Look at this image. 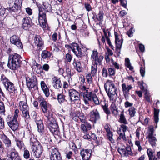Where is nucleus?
I'll return each mask as SVG.
<instances>
[{
    "label": "nucleus",
    "mask_w": 160,
    "mask_h": 160,
    "mask_svg": "<svg viewBox=\"0 0 160 160\" xmlns=\"http://www.w3.org/2000/svg\"><path fill=\"white\" fill-rule=\"evenodd\" d=\"M38 101L44 115L47 118V122L50 131L53 134L58 135L60 132L56 120L52 117V113L49 110L50 105L42 97L39 96Z\"/></svg>",
    "instance_id": "nucleus-1"
},
{
    "label": "nucleus",
    "mask_w": 160,
    "mask_h": 160,
    "mask_svg": "<svg viewBox=\"0 0 160 160\" xmlns=\"http://www.w3.org/2000/svg\"><path fill=\"white\" fill-rule=\"evenodd\" d=\"M20 56L16 53L9 55L8 66L12 70L17 69L21 63Z\"/></svg>",
    "instance_id": "nucleus-2"
},
{
    "label": "nucleus",
    "mask_w": 160,
    "mask_h": 160,
    "mask_svg": "<svg viewBox=\"0 0 160 160\" xmlns=\"http://www.w3.org/2000/svg\"><path fill=\"white\" fill-rule=\"evenodd\" d=\"M104 88L110 100L113 101L117 96V88L111 81H108L104 85Z\"/></svg>",
    "instance_id": "nucleus-3"
},
{
    "label": "nucleus",
    "mask_w": 160,
    "mask_h": 160,
    "mask_svg": "<svg viewBox=\"0 0 160 160\" xmlns=\"http://www.w3.org/2000/svg\"><path fill=\"white\" fill-rule=\"evenodd\" d=\"M2 140L6 146L5 151L8 158L18 153L14 148L11 147V141L6 136H2Z\"/></svg>",
    "instance_id": "nucleus-4"
},
{
    "label": "nucleus",
    "mask_w": 160,
    "mask_h": 160,
    "mask_svg": "<svg viewBox=\"0 0 160 160\" xmlns=\"http://www.w3.org/2000/svg\"><path fill=\"white\" fill-rule=\"evenodd\" d=\"M1 81L6 89L9 92L15 94L17 93V91L14 84L3 74L1 75Z\"/></svg>",
    "instance_id": "nucleus-5"
},
{
    "label": "nucleus",
    "mask_w": 160,
    "mask_h": 160,
    "mask_svg": "<svg viewBox=\"0 0 160 160\" xmlns=\"http://www.w3.org/2000/svg\"><path fill=\"white\" fill-rule=\"evenodd\" d=\"M72 51L74 54L78 58H81V60H85L87 62L88 61V58L85 56L84 49L81 48L77 43H73L72 44Z\"/></svg>",
    "instance_id": "nucleus-6"
},
{
    "label": "nucleus",
    "mask_w": 160,
    "mask_h": 160,
    "mask_svg": "<svg viewBox=\"0 0 160 160\" xmlns=\"http://www.w3.org/2000/svg\"><path fill=\"white\" fill-rule=\"evenodd\" d=\"M25 78L26 85L29 90L37 87V80L36 76L27 75H26Z\"/></svg>",
    "instance_id": "nucleus-7"
},
{
    "label": "nucleus",
    "mask_w": 160,
    "mask_h": 160,
    "mask_svg": "<svg viewBox=\"0 0 160 160\" xmlns=\"http://www.w3.org/2000/svg\"><path fill=\"white\" fill-rule=\"evenodd\" d=\"M83 108L84 110L86 112L90 111V120L92 122L95 123L97 120L100 119V115L97 109L95 111L93 110L91 111L90 110H89V108L88 107L84 106L83 107Z\"/></svg>",
    "instance_id": "nucleus-8"
},
{
    "label": "nucleus",
    "mask_w": 160,
    "mask_h": 160,
    "mask_svg": "<svg viewBox=\"0 0 160 160\" xmlns=\"http://www.w3.org/2000/svg\"><path fill=\"white\" fill-rule=\"evenodd\" d=\"M39 23L41 26L43 28H45L48 26L47 22L46 15L45 12H42V9H40L38 18Z\"/></svg>",
    "instance_id": "nucleus-9"
},
{
    "label": "nucleus",
    "mask_w": 160,
    "mask_h": 160,
    "mask_svg": "<svg viewBox=\"0 0 160 160\" xmlns=\"http://www.w3.org/2000/svg\"><path fill=\"white\" fill-rule=\"evenodd\" d=\"M91 58L94 61V64L101 65L102 63V61L103 59V57L99 54L97 51L93 50L91 55Z\"/></svg>",
    "instance_id": "nucleus-10"
},
{
    "label": "nucleus",
    "mask_w": 160,
    "mask_h": 160,
    "mask_svg": "<svg viewBox=\"0 0 160 160\" xmlns=\"http://www.w3.org/2000/svg\"><path fill=\"white\" fill-rule=\"evenodd\" d=\"M35 121L37 125L38 132L40 135L42 136L45 135L47 131L44 128L42 121L40 119L37 118Z\"/></svg>",
    "instance_id": "nucleus-11"
},
{
    "label": "nucleus",
    "mask_w": 160,
    "mask_h": 160,
    "mask_svg": "<svg viewBox=\"0 0 160 160\" xmlns=\"http://www.w3.org/2000/svg\"><path fill=\"white\" fill-rule=\"evenodd\" d=\"M68 93L70 97V100L71 102L72 101L75 102V101L80 100V95L79 93L74 89L69 90Z\"/></svg>",
    "instance_id": "nucleus-12"
},
{
    "label": "nucleus",
    "mask_w": 160,
    "mask_h": 160,
    "mask_svg": "<svg viewBox=\"0 0 160 160\" xmlns=\"http://www.w3.org/2000/svg\"><path fill=\"white\" fill-rule=\"evenodd\" d=\"M10 42L12 44L16 45L19 48L22 49L23 48L20 38L18 36L16 35L12 36L10 38Z\"/></svg>",
    "instance_id": "nucleus-13"
},
{
    "label": "nucleus",
    "mask_w": 160,
    "mask_h": 160,
    "mask_svg": "<svg viewBox=\"0 0 160 160\" xmlns=\"http://www.w3.org/2000/svg\"><path fill=\"white\" fill-rule=\"evenodd\" d=\"M32 149L36 158H39L41 157L43 152V147L41 144L32 147Z\"/></svg>",
    "instance_id": "nucleus-14"
},
{
    "label": "nucleus",
    "mask_w": 160,
    "mask_h": 160,
    "mask_svg": "<svg viewBox=\"0 0 160 160\" xmlns=\"http://www.w3.org/2000/svg\"><path fill=\"white\" fill-rule=\"evenodd\" d=\"M50 159V160H62L61 154L57 149L55 148L52 150Z\"/></svg>",
    "instance_id": "nucleus-15"
},
{
    "label": "nucleus",
    "mask_w": 160,
    "mask_h": 160,
    "mask_svg": "<svg viewBox=\"0 0 160 160\" xmlns=\"http://www.w3.org/2000/svg\"><path fill=\"white\" fill-rule=\"evenodd\" d=\"M51 83L52 86L56 89H59L61 88L62 86L60 78H58L56 77H54L52 78Z\"/></svg>",
    "instance_id": "nucleus-16"
},
{
    "label": "nucleus",
    "mask_w": 160,
    "mask_h": 160,
    "mask_svg": "<svg viewBox=\"0 0 160 160\" xmlns=\"http://www.w3.org/2000/svg\"><path fill=\"white\" fill-rule=\"evenodd\" d=\"M115 37V43L116 48L117 50H120L121 48L123 42V39L122 36L118 37V33L116 32H114Z\"/></svg>",
    "instance_id": "nucleus-17"
},
{
    "label": "nucleus",
    "mask_w": 160,
    "mask_h": 160,
    "mask_svg": "<svg viewBox=\"0 0 160 160\" xmlns=\"http://www.w3.org/2000/svg\"><path fill=\"white\" fill-rule=\"evenodd\" d=\"M122 91L125 98L128 97L130 90L132 88V87L131 85L127 84L125 83L122 85Z\"/></svg>",
    "instance_id": "nucleus-18"
},
{
    "label": "nucleus",
    "mask_w": 160,
    "mask_h": 160,
    "mask_svg": "<svg viewBox=\"0 0 160 160\" xmlns=\"http://www.w3.org/2000/svg\"><path fill=\"white\" fill-rule=\"evenodd\" d=\"M23 23L22 24V27L25 30H28L30 28L32 24L31 19L29 17H26L23 19Z\"/></svg>",
    "instance_id": "nucleus-19"
},
{
    "label": "nucleus",
    "mask_w": 160,
    "mask_h": 160,
    "mask_svg": "<svg viewBox=\"0 0 160 160\" xmlns=\"http://www.w3.org/2000/svg\"><path fill=\"white\" fill-rule=\"evenodd\" d=\"M80 154L83 160H89L91 155V151L88 149H83L81 152Z\"/></svg>",
    "instance_id": "nucleus-20"
},
{
    "label": "nucleus",
    "mask_w": 160,
    "mask_h": 160,
    "mask_svg": "<svg viewBox=\"0 0 160 160\" xmlns=\"http://www.w3.org/2000/svg\"><path fill=\"white\" fill-rule=\"evenodd\" d=\"M9 127L13 131L16 130L18 127V123L17 122V119L12 118L8 122Z\"/></svg>",
    "instance_id": "nucleus-21"
},
{
    "label": "nucleus",
    "mask_w": 160,
    "mask_h": 160,
    "mask_svg": "<svg viewBox=\"0 0 160 160\" xmlns=\"http://www.w3.org/2000/svg\"><path fill=\"white\" fill-rule=\"evenodd\" d=\"M80 128L84 133H87L88 130H90L92 128L91 125L86 120L82 122Z\"/></svg>",
    "instance_id": "nucleus-22"
},
{
    "label": "nucleus",
    "mask_w": 160,
    "mask_h": 160,
    "mask_svg": "<svg viewBox=\"0 0 160 160\" xmlns=\"http://www.w3.org/2000/svg\"><path fill=\"white\" fill-rule=\"evenodd\" d=\"M40 9H42V11L43 12V10L48 12H50L52 11V7L51 5L47 2H44L43 3V6L42 7L39 8V13L40 12Z\"/></svg>",
    "instance_id": "nucleus-23"
},
{
    "label": "nucleus",
    "mask_w": 160,
    "mask_h": 160,
    "mask_svg": "<svg viewBox=\"0 0 160 160\" xmlns=\"http://www.w3.org/2000/svg\"><path fill=\"white\" fill-rule=\"evenodd\" d=\"M35 44L38 46L39 50L42 49V46L43 45V42L41 37L38 35H36L34 39Z\"/></svg>",
    "instance_id": "nucleus-24"
},
{
    "label": "nucleus",
    "mask_w": 160,
    "mask_h": 160,
    "mask_svg": "<svg viewBox=\"0 0 160 160\" xmlns=\"http://www.w3.org/2000/svg\"><path fill=\"white\" fill-rule=\"evenodd\" d=\"M40 85L42 90L45 96L47 97H48L50 95L49 89L45 82L44 81H41L40 82Z\"/></svg>",
    "instance_id": "nucleus-25"
},
{
    "label": "nucleus",
    "mask_w": 160,
    "mask_h": 160,
    "mask_svg": "<svg viewBox=\"0 0 160 160\" xmlns=\"http://www.w3.org/2000/svg\"><path fill=\"white\" fill-rule=\"evenodd\" d=\"M20 8H21L18 5L14 4L12 7L7 8V9L12 13L15 12L18 13L20 11Z\"/></svg>",
    "instance_id": "nucleus-26"
},
{
    "label": "nucleus",
    "mask_w": 160,
    "mask_h": 160,
    "mask_svg": "<svg viewBox=\"0 0 160 160\" xmlns=\"http://www.w3.org/2000/svg\"><path fill=\"white\" fill-rule=\"evenodd\" d=\"M19 109L22 111L29 109V108L28 105L26 100L25 102L23 101H20L19 102Z\"/></svg>",
    "instance_id": "nucleus-27"
},
{
    "label": "nucleus",
    "mask_w": 160,
    "mask_h": 160,
    "mask_svg": "<svg viewBox=\"0 0 160 160\" xmlns=\"http://www.w3.org/2000/svg\"><path fill=\"white\" fill-rule=\"evenodd\" d=\"M72 65L74 66V68L78 72H82V68L80 62H77L74 59L73 60Z\"/></svg>",
    "instance_id": "nucleus-28"
},
{
    "label": "nucleus",
    "mask_w": 160,
    "mask_h": 160,
    "mask_svg": "<svg viewBox=\"0 0 160 160\" xmlns=\"http://www.w3.org/2000/svg\"><path fill=\"white\" fill-rule=\"evenodd\" d=\"M88 90L84 92H83V96L84 99H88L89 101H91L92 100V98L93 97V94L94 93L91 92H88Z\"/></svg>",
    "instance_id": "nucleus-29"
},
{
    "label": "nucleus",
    "mask_w": 160,
    "mask_h": 160,
    "mask_svg": "<svg viewBox=\"0 0 160 160\" xmlns=\"http://www.w3.org/2000/svg\"><path fill=\"white\" fill-rule=\"evenodd\" d=\"M65 96L63 93H59L57 95V100L60 104L64 102L65 101H67L65 99Z\"/></svg>",
    "instance_id": "nucleus-30"
},
{
    "label": "nucleus",
    "mask_w": 160,
    "mask_h": 160,
    "mask_svg": "<svg viewBox=\"0 0 160 160\" xmlns=\"http://www.w3.org/2000/svg\"><path fill=\"white\" fill-rule=\"evenodd\" d=\"M119 134V136L117 138V141L119 143L120 142V140L122 139L124 142H126L127 139L125 137V133L124 132H118Z\"/></svg>",
    "instance_id": "nucleus-31"
},
{
    "label": "nucleus",
    "mask_w": 160,
    "mask_h": 160,
    "mask_svg": "<svg viewBox=\"0 0 160 160\" xmlns=\"http://www.w3.org/2000/svg\"><path fill=\"white\" fill-rule=\"evenodd\" d=\"M52 54L51 52L47 50H43L41 54V57L43 59H48L50 57Z\"/></svg>",
    "instance_id": "nucleus-32"
},
{
    "label": "nucleus",
    "mask_w": 160,
    "mask_h": 160,
    "mask_svg": "<svg viewBox=\"0 0 160 160\" xmlns=\"http://www.w3.org/2000/svg\"><path fill=\"white\" fill-rule=\"evenodd\" d=\"M110 108L111 111L112 112V114L114 115H116L118 114V111L115 103H112L111 106H110Z\"/></svg>",
    "instance_id": "nucleus-33"
},
{
    "label": "nucleus",
    "mask_w": 160,
    "mask_h": 160,
    "mask_svg": "<svg viewBox=\"0 0 160 160\" xmlns=\"http://www.w3.org/2000/svg\"><path fill=\"white\" fill-rule=\"evenodd\" d=\"M30 138V144L32 147L39 144L37 140L34 137V136L31 135Z\"/></svg>",
    "instance_id": "nucleus-34"
},
{
    "label": "nucleus",
    "mask_w": 160,
    "mask_h": 160,
    "mask_svg": "<svg viewBox=\"0 0 160 160\" xmlns=\"http://www.w3.org/2000/svg\"><path fill=\"white\" fill-rule=\"evenodd\" d=\"M98 65L96 64H92L91 66V73L93 77L95 76L97 73Z\"/></svg>",
    "instance_id": "nucleus-35"
},
{
    "label": "nucleus",
    "mask_w": 160,
    "mask_h": 160,
    "mask_svg": "<svg viewBox=\"0 0 160 160\" xmlns=\"http://www.w3.org/2000/svg\"><path fill=\"white\" fill-rule=\"evenodd\" d=\"M159 112V109H157L154 108V120L155 123L157 124L158 122V114Z\"/></svg>",
    "instance_id": "nucleus-36"
},
{
    "label": "nucleus",
    "mask_w": 160,
    "mask_h": 160,
    "mask_svg": "<svg viewBox=\"0 0 160 160\" xmlns=\"http://www.w3.org/2000/svg\"><path fill=\"white\" fill-rule=\"evenodd\" d=\"M108 139L111 143H113L115 142V140L113 137V134L112 132L108 133L107 134Z\"/></svg>",
    "instance_id": "nucleus-37"
},
{
    "label": "nucleus",
    "mask_w": 160,
    "mask_h": 160,
    "mask_svg": "<svg viewBox=\"0 0 160 160\" xmlns=\"http://www.w3.org/2000/svg\"><path fill=\"white\" fill-rule=\"evenodd\" d=\"M154 132V127L153 126H151L148 128V138H151L154 137L153 136Z\"/></svg>",
    "instance_id": "nucleus-38"
},
{
    "label": "nucleus",
    "mask_w": 160,
    "mask_h": 160,
    "mask_svg": "<svg viewBox=\"0 0 160 160\" xmlns=\"http://www.w3.org/2000/svg\"><path fill=\"white\" fill-rule=\"evenodd\" d=\"M126 153V156H128V155H130L131 156H133L136 155L137 153H133L131 151V148L130 147H127L125 148Z\"/></svg>",
    "instance_id": "nucleus-39"
},
{
    "label": "nucleus",
    "mask_w": 160,
    "mask_h": 160,
    "mask_svg": "<svg viewBox=\"0 0 160 160\" xmlns=\"http://www.w3.org/2000/svg\"><path fill=\"white\" fill-rule=\"evenodd\" d=\"M129 114L131 117H133L136 113V109L134 107H131L128 109Z\"/></svg>",
    "instance_id": "nucleus-40"
},
{
    "label": "nucleus",
    "mask_w": 160,
    "mask_h": 160,
    "mask_svg": "<svg viewBox=\"0 0 160 160\" xmlns=\"http://www.w3.org/2000/svg\"><path fill=\"white\" fill-rule=\"evenodd\" d=\"M119 122L121 123L124 124H127L128 122L125 118V117L123 113H121L120 116Z\"/></svg>",
    "instance_id": "nucleus-41"
},
{
    "label": "nucleus",
    "mask_w": 160,
    "mask_h": 160,
    "mask_svg": "<svg viewBox=\"0 0 160 160\" xmlns=\"http://www.w3.org/2000/svg\"><path fill=\"white\" fill-rule=\"evenodd\" d=\"M125 66L128 68L130 70H132L133 68L131 65L130 60L128 58H126L125 59Z\"/></svg>",
    "instance_id": "nucleus-42"
},
{
    "label": "nucleus",
    "mask_w": 160,
    "mask_h": 160,
    "mask_svg": "<svg viewBox=\"0 0 160 160\" xmlns=\"http://www.w3.org/2000/svg\"><path fill=\"white\" fill-rule=\"evenodd\" d=\"M69 147L70 148L74 151L75 154L78 153V149L74 142H72L70 143H69Z\"/></svg>",
    "instance_id": "nucleus-43"
},
{
    "label": "nucleus",
    "mask_w": 160,
    "mask_h": 160,
    "mask_svg": "<svg viewBox=\"0 0 160 160\" xmlns=\"http://www.w3.org/2000/svg\"><path fill=\"white\" fill-rule=\"evenodd\" d=\"M5 112V110L4 104L3 102L0 101V113L4 115Z\"/></svg>",
    "instance_id": "nucleus-44"
},
{
    "label": "nucleus",
    "mask_w": 160,
    "mask_h": 160,
    "mask_svg": "<svg viewBox=\"0 0 160 160\" xmlns=\"http://www.w3.org/2000/svg\"><path fill=\"white\" fill-rule=\"evenodd\" d=\"M16 142L17 145L19 149H21L22 148H24V145L22 141L18 139H16Z\"/></svg>",
    "instance_id": "nucleus-45"
},
{
    "label": "nucleus",
    "mask_w": 160,
    "mask_h": 160,
    "mask_svg": "<svg viewBox=\"0 0 160 160\" xmlns=\"http://www.w3.org/2000/svg\"><path fill=\"white\" fill-rule=\"evenodd\" d=\"M92 100L93 102L96 105H99L100 103V101L98 99L96 94L94 93L92 98Z\"/></svg>",
    "instance_id": "nucleus-46"
},
{
    "label": "nucleus",
    "mask_w": 160,
    "mask_h": 160,
    "mask_svg": "<svg viewBox=\"0 0 160 160\" xmlns=\"http://www.w3.org/2000/svg\"><path fill=\"white\" fill-rule=\"evenodd\" d=\"M78 117L82 122L86 120V117L82 112L79 113L78 115Z\"/></svg>",
    "instance_id": "nucleus-47"
},
{
    "label": "nucleus",
    "mask_w": 160,
    "mask_h": 160,
    "mask_svg": "<svg viewBox=\"0 0 160 160\" xmlns=\"http://www.w3.org/2000/svg\"><path fill=\"white\" fill-rule=\"evenodd\" d=\"M30 154L29 151L27 149L24 148L23 156L24 158L28 159L30 158Z\"/></svg>",
    "instance_id": "nucleus-48"
},
{
    "label": "nucleus",
    "mask_w": 160,
    "mask_h": 160,
    "mask_svg": "<svg viewBox=\"0 0 160 160\" xmlns=\"http://www.w3.org/2000/svg\"><path fill=\"white\" fill-rule=\"evenodd\" d=\"M22 116L23 117L26 119H28L30 118L29 115V110H26L22 111Z\"/></svg>",
    "instance_id": "nucleus-49"
},
{
    "label": "nucleus",
    "mask_w": 160,
    "mask_h": 160,
    "mask_svg": "<svg viewBox=\"0 0 160 160\" xmlns=\"http://www.w3.org/2000/svg\"><path fill=\"white\" fill-rule=\"evenodd\" d=\"M128 127L124 124H122L120 125V127L118 132H125L127 131Z\"/></svg>",
    "instance_id": "nucleus-50"
},
{
    "label": "nucleus",
    "mask_w": 160,
    "mask_h": 160,
    "mask_svg": "<svg viewBox=\"0 0 160 160\" xmlns=\"http://www.w3.org/2000/svg\"><path fill=\"white\" fill-rule=\"evenodd\" d=\"M149 140L150 144L153 147L155 146L157 139L155 137L149 138Z\"/></svg>",
    "instance_id": "nucleus-51"
},
{
    "label": "nucleus",
    "mask_w": 160,
    "mask_h": 160,
    "mask_svg": "<svg viewBox=\"0 0 160 160\" xmlns=\"http://www.w3.org/2000/svg\"><path fill=\"white\" fill-rule=\"evenodd\" d=\"M8 158L7 160H21V158L19 155V153Z\"/></svg>",
    "instance_id": "nucleus-52"
},
{
    "label": "nucleus",
    "mask_w": 160,
    "mask_h": 160,
    "mask_svg": "<svg viewBox=\"0 0 160 160\" xmlns=\"http://www.w3.org/2000/svg\"><path fill=\"white\" fill-rule=\"evenodd\" d=\"M104 13L100 11L97 16V19L98 21H102L103 18Z\"/></svg>",
    "instance_id": "nucleus-53"
},
{
    "label": "nucleus",
    "mask_w": 160,
    "mask_h": 160,
    "mask_svg": "<svg viewBox=\"0 0 160 160\" xmlns=\"http://www.w3.org/2000/svg\"><path fill=\"white\" fill-rule=\"evenodd\" d=\"M86 76L88 82L89 84H91L92 82V76L91 75V74L88 73L86 74Z\"/></svg>",
    "instance_id": "nucleus-54"
},
{
    "label": "nucleus",
    "mask_w": 160,
    "mask_h": 160,
    "mask_svg": "<svg viewBox=\"0 0 160 160\" xmlns=\"http://www.w3.org/2000/svg\"><path fill=\"white\" fill-rule=\"evenodd\" d=\"M102 107L105 112L108 115L110 114V112L109 110L108 106L105 104L104 105H102Z\"/></svg>",
    "instance_id": "nucleus-55"
},
{
    "label": "nucleus",
    "mask_w": 160,
    "mask_h": 160,
    "mask_svg": "<svg viewBox=\"0 0 160 160\" xmlns=\"http://www.w3.org/2000/svg\"><path fill=\"white\" fill-rule=\"evenodd\" d=\"M72 56L69 54L68 53L65 56V61L70 62L72 59Z\"/></svg>",
    "instance_id": "nucleus-56"
},
{
    "label": "nucleus",
    "mask_w": 160,
    "mask_h": 160,
    "mask_svg": "<svg viewBox=\"0 0 160 160\" xmlns=\"http://www.w3.org/2000/svg\"><path fill=\"white\" fill-rule=\"evenodd\" d=\"M118 151L121 155L126 156V151L125 148H119Z\"/></svg>",
    "instance_id": "nucleus-57"
},
{
    "label": "nucleus",
    "mask_w": 160,
    "mask_h": 160,
    "mask_svg": "<svg viewBox=\"0 0 160 160\" xmlns=\"http://www.w3.org/2000/svg\"><path fill=\"white\" fill-rule=\"evenodd\" d=\"M115 70L112 68H108V73L110 76L114 75L115 74Z\"/></svg>",
    "instance_id": "nucleus-58"
},
{
    "label": "nucleus",
    "mask_w": 160,
    "mask_h": 160,
    "mask_svg": "<svg viewBox=\"0 0 160 160\" xmlns=\"http://www.w3.org/2000/svg\"><path fill=\"white\" fill-rule=\"evenodd\" d=\"M147 153L149 157V159L154 157L153 155V152L151 149H148L147 150Z\"/></svg>",
    "instance_id": "nucleus-59"
},
{
    "label": "nucleus",
    "mask_w": 160,
    "mask_h": 160,
    "mask_svg": "<svg viewBox=\"0 0 160 160\" xmlns=\"http://www.w3.org/2000/svg\"><path fill=\"white\" fill-rule=\"evenodd\" d=\"M4 128V122L2 118L0 116V129H2Z\"/></svg>",
    "instance_id": "nucleus-60"
},
{
    "label": "nucleus",
    "mask_w": 160,
    "mask_h": 160,
    "mask_svg": "<svg viewBox=\"0 0 160 160\" xmlns=\"http://www.w3.org/2000/svg\"><path fill=\"white\" fill-rule=\"evenodd\" d=\"M102 76L105 77H106L108 75V72L107 70L105 68H103L102 71Z\"/></svg>",
    "instance_id": "nucleus-61"
},
{
    "label": "nucleus",
    "mask_w": 160,
    "mask_h": 160,
    "mask_svg": "<svg viewBox=\"0 0 160 160\" xmlns=\"http://www.w3.org/2000/svg\"><path fill=\"white\" fill-rule=\"evenodd\" d=\"M66 73L67 74V76L68 77H70L72 75L71 73V69L69 68H67L66 70Z\"/></svg>",
    "instance_id": "nucleus-62"
},
{
    "label": "nucleus",
    "mask_w": 160,
    "mask_h": 160,
    "mask_svg": "<svg viewBox=\"0 0 160 160\" xmlns=\"http://www.w3.org/2000/svg\"><path fill=\"white\" fill-rule=\"evenodd\" d=\"M84 6L86 10L88 11H89L92 10V8L90 4L88 3H85Z\"/></svg>",
    "instance_id": "nucleus-63"
},
{
    "label": "nucleus",
    "mask_w": 160,
    "mask_h": 160,
    "mask_svg": "<svg viewBox=\"0 0 160 160\" xmlns=\"http://www.w3.org/2000/svg\"><path fill=\"white\" fill-rule=\"evenodd\" d=\"M26 12L28 15H31L32 13V11L30 8L28 7L26 8Z\"/></svg>",
    "instance_id": "nucleus-64"
}]
</instances>
